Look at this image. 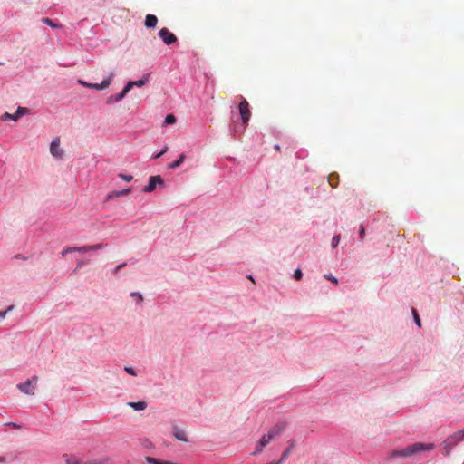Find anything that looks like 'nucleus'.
Wrapping results in <instances>:
<instances>
[{
    "instance_id": "obj_1",
    "label": "nucleus",
    "mask_w": 464,
    "mask_h": 464,
    "mask_svg": "<svg viewBox=\"0 0 464 464\" xmlns=\"http://www.w3.org/2000/svg\"><path fill=\"white\" fill-rule=\"evenodd\" d=\"M433 443H423V442H417L411 444L407 446L405 449L402 450H396L391 452L390 457L391 458H408L411 456L418 455L421 453L422 451H430L434 449Z\"/></svg>"
},
{
    "instance_id": "obj_2",
    "label": "nucleus",
    "mask_w": 464,
    "mask_h": 464,
    "mask_svg": "<svg viewBox=\"0 0 464 464\" xmlns=\"http://www.w3.org/2000/svg\"><path fill=\"white\" fill-rule=\"evenodd\" d=\"M464 438V430H458L453 435L449 436L443 441V447L445 450L444 454L448 455L452 448L456 446L459 441H461Z\"/></svg>"
},
{
    "instance_id": "obj_3",
    "label": "nucleus",
    "mask_w": 464,
    "mask_h": 464,
    "mask_svg": "<svg viewBox=\"0 0 464 464\" xmlns=\"http://www.w3.org/2000/svg\"><path fill=\"white\" fill-rule=\"evenodd\" d=\"M37 384V377L34 375L17 384V389L24 394L34 395Z\"/></svg>"
},
{
    "instance_id": "obj_4",
    "label": "nucleus",
    "mask_w": 464,
    "mask_h": 464,
    "mask_svg": "<svg viewBox=\"0 0 464 464\" xmlns=\"http://www.w3.org/2000/svg\"><path fill=\"white\" fill-rule=\"evenodd\" d=\"M238 111L242 121V129L245 130L251 117L249 103L246 99L240 102Z\"/></svg>"
},
{
    "instance_id": "obj_5",
    "label": "nucleus",
    "mask_w": 464,
    "mask_h": 464,
    "mask_svg": "<svg viewBox=\"0 0 464 464\" xmlns=\"http://www.w3.org/2000/svg\"><path fill=\"white\" fill-rule=\"evenodd\" d=\"M27 112H28V109L27 108L19 106L14 113L11 114V113H8V112H5L1 116L0 119L2 121H16L22 116L27 114Z\"/></svg>"
},
{
    "instance_id": "obj_6",
    "label": "nucleus",
    "mask_w": 464,
    "mask_h": 464,
    "mask_svg": "<svg viewBox=\"0 0 464 464\" xmlns=\"http://www.w3.org/2000/svg\"><path fill=\"white\" fill-rule=\"evenodd\" d=\"M101 248H102V244H96V245H93V246H81V247H70V248L64 249L62 252V255L65 256L68 253H72V252L86 253L88 251H94V250H98V249H101Z\"/></svg>"
},
{
    "instance_id": "obj_7",
    "label": "nucleus",
    "mask_w": 464,
    "mask_h": 464,
    "mask_svg": "<svg viewBox=\"0 0 464 464\" xmlns=\"http://www.w3.org/2000/svg\"><path fill=\"white\" fill-rule=\"evenodd\" d=\"M159 35L167 45H170L177 42V37L168 28L164 27L160 30Z\"/></svg>"
},
{
    "instance_id": "obj_8",
    "label": "nucleus",
    "mask_w": 464,
    "mask_h": 464,
    "mask_svg": "<svg viewBox=\"0 0 464 464\" xmlns=\"http://www.w3.org/2000/svg\"><path fill=\"white\" fill-rule=\"evenodd\" d=\"M163 184V179L160 176H151L148 185L143 188L144 192H152L157 185Z\"/></svg>"
},
{
    "instance_id": "obj_9",
    "label": "nucleus",
    "mask_w": 464,
    "mask_h": 464,
    "mask_svg": "<svg viewBox=\"0 0 464 464\" xmlns=\"http://www.w3.org/2000/svg\"><path fill=\"white\" fill-rule=\"evenodd\" d=\"M149 80V74L145 75L142 79L140 80H138V81H130L126 85H125V92H130L132 87L134 86H137V87H142L143 85L146 84V82H148Z\"/></svg>"
},
{
    "instance_id": "obj_10",
    "label": "nucleus",
    "mask_w": 464,
    "mask_h": 464,
    "mask_svg": "<svg viewBox=\"0 0 464 464\" xmlns=\"http://www.w3.org/2000/svg\"><path fill=\"white\" fill-rule=\"evenodd\" d=\"M112 77L113 73H111L109 77L103 80L101 83H91L88 85V88H93L99 91L104 90L110 86Z\"/></svg>"
},
{
    "instance_id": "obj_11",
    "label": "nucleus",
    "mask_w": 464,
    "mask_h": 464,
    "mask_svg": "<svg viewBox=\"0 0 464 464\" xmlns=\"http://www.w3.org/2000/svg\"><path fill=\"white\" fill-rule=\"evenodd\" d=\"M286 424L285 422L275 425L268 432L272 439L278 437L285 429Z\"/></svg>"
},
{
    "instance_id": "obj_12",
    "label": "nucleus",
    "mask_w": 464,
    "mask_h": 464,
    "mask_svg": "<svg viewBox=\"0 0 464 464\" xmlns=\"http://www.w3.org/2000/svg\"><path fill=\"white\" fill-rule=\"evenodd\" d=\"M172 434L173 436L180 440V441H183V442H188V436H187V433L185 430L179 429V427L177 426H174L173 427V431H172Z\"/></svg>"
},
{
    "instance_id": "obj_13",
    "label": "nucleus",
    "mask_w": 464,
    "mask_h": 464,
    "mask_svg": "<svg viewBox=\"0 0 464 464\" xmlns=\"http://www.w3.org/2000/svg\"><path fill=\"white\" fill-rule=\"evenodd\" d=\"M127 93H128V92H125V87H124L123 90L121 91V92H120L119 94L111 95L107 99V103L110 104V103H113V102H118L121 100H122L126 96Z\"/></svg>"
},
{
    "instance_id": "obj_14",
    "label": "nucleus",
    "mask_w": 464,
    "mask_h": 464,
    "mask_svg": "<svg viewBox=\"0 0 464 464\" xmlns=\"http://www.w3.org/2000/svg\"><path fill=\"white\" fill-rule=\"evenodd\" d=\"M158 23V18L154 14H147L145 18V26L148 28L156 27Z\"/></svg>"
},
{
    "instance_id": "obj_15",
    "label": "nucleus",
    "mask_w": 464,
    "mask_h": 464,
    "mask_svg": "<svg viewBox=\"0 0 464 464\" xmlns=\"http://www.w3.org/2000/svg\"><path fill=\"white\" fill-rule=\"evenodd\" d=\"M130 192V188H125V189H121V190H115V191H112L111 193H110L108 195L107 198L111 199V198H119V197H121V196H126Z\"/></svg>"
},
{
    "instance_id": "obj_16",
    "label": "nucleus",
    "mask_w": 464,
    "mask_h": 464,
    "mask_svg": "<svg viewBox=\"0 0 464 464\" xmlns=\"http://www.w3.org/2000/svg\"><path fill=\"white\" fill-rule=\"evenodd\" d=\"M63 459L65 464H82V461L76 456L63 454Z\"/></svg>"
},
{
    "instance_id": "obj_17",
    "label": "nucleus",
    "mask_w": 464,
    "mask_h": 464,
    "mask_svg": "<svg viewBox=\"0 0 464 464\" xmlns=\"http://www.w3.org/2000/svg\"><path fill=\"white\" fill-rule=\"evenodd\" d=\"M295 440H290L289 441V447L283 452L282 456H281V459L279 461H281V464L285 460L287 459V458L289 457L292 450L295 448Z\"/></svg>"
},
{
    "instance_id": "obj_18",
    "label": "nucleus",
    "mask_w": 464,
    "mask_h": 464,
    "mask_svg": "<svg viewBox=\"0 0 464 464\" xmlns=\"http://www.w3.org/2000/svg\"><path fill=\"white\" fill-rule=\"evenodd\" d=\"M50 152L55 159H58V137L53 139L50 145Z\"/></svg>"
},
{
    "instance_id": "obj_19",
    "label": "nucleus",
    "mask_w": 464,
    "mask_h": 464,
    "mask_svg": "<svg viewBox=\"0 0 464 464\" xmlns=\"http://www.w3.org/2000/svg\"><path fill=\"white\" fill-rule=\"evenodd\" d=\"M127 404L135 411H143L147 407V403L145 401L128 402Z\"/></svg>"
},
{
    "instance_id": "obj_20",
    "label": "nucleus",
    "mask_w": 464,
    "mask_h": 464,
    "mask_svg": "<svg viewBox=\"0 0 464 464\" xmlns=\"http://www.w3.org/2000/svg\"><path fill=\"white\" fill-rule=\"evenodd\" d=\"M185 159H186L185 153H181L179 158L177 160H175L174 162H172L171 164H169L168 168L170 169L179 168L184 162Z\"/></svg>"
},
{
    "instance_id": "obj_21",
    "label": "nucleus",
    "mask_w": 464,
    "mask_h": 464,
    "mask_svg": "<svg viewBox=\"0 0 464 464\" xmlns=\"http://www.w3.org/2000/svg\"><path fill=\"white\" fill-rule=\"evenodd\" d=\"M338 175L336 173H332L328 177V182L332 188H336L338 186Z\"/></svg>"
},
{
    "instance_id": "obj_22",
    "label": "nucleus",
    "mask_w": 464,
    "mask_h": 464,
    "mask_svg": "<svg viewBox=\"0 0 464 464\" xmlns=\"http://www.w3.org/2000/svg\"><path fill=\"white\" fill-rule=\"evenodd\" d=\"M272 440L271 435L266 433L260 439L259 446H261V448H265Z\"/></svg>"
},
{
    "instance_id": "obj_23",
    "label": "nucleus",
    "mask_w": 464,
    "mask_h": 464,
    "mask_svg": "<svg viewBox=\"0 0 464 464\" xmlns=\"http://www.w3.org/2000/svg\"><path fill=\"white\" fill-rule=\"evenodd\" d=\"M146 461L150 464H175L171 461H161V460L152 458V457H147Z\"/></svg>"
},
{
    "instance_id": "obj_24",
    "label": "nucleus",
    "mask_w": 464,
    "mask_h": 464,
    "mask_svg": "<svg viewBox=\"0 0 464 464\" xmlns=\"http://www.w3.org/2000/svg\"><path fill=\"white\" fill-rule=\"evenodd\" d=\"M107 459H93L86 461H82V464H106Z\"/></svg>"
},
{
    "instance_id": "obj_25",
    "label": "nucleus",
    "mask_w": 464,
    "mask_h": 464,
    "mask_svg": "<svg viewBox=\"0 0 464 464\" xmlns=\"http://www.w3.org/2000/svg\"><path fill=\"white\" fill-rule=\"evenodd\" d=\"M42 22L45 24H48L49 26L54 28V29H58V23L55 22L54 20L51 19V18H48V17H44L42 19Z\"/></svg>"
},
{
    "instance_id": "obj_26",
    "label": "nucleus",
    "mask_w": 464,
    "mask_h": 464,
    "mask_svg": "<svg viewBox=\"0 0 464 464\" xmlns=\"http://www.w3.org/2000/svg\"><path fill=\"white\" fill-rule=\"evenodd\" d=\"M14 308V305H9L5 310H1L0 311V320H3L5 318L7 313L13 311Z\"/></svg>"
},
{
    "instance_id": "obj_27",
    "label": "nucleus",
    "mask_w": 464,
    "mask_h": 464,
    "mask_svg": "<svg viewBox=\"0 0 464 464\" xmlns=\"http://www.w3.org/2000/svg\"><path fill=\"white\" fill-rule=\"evenodd\" d=\"M176 117L173 114H168L165 118L164 122L166 124H174L176 122Z\"/></svg>"
},
{
    "instance_id": "obj_28",
    "label": "nucleus",
    "mask_w": 464,
    "mask_h": 464,
    "mask_svg": "<svg viewBox=\"0 0 464 464\" xmlns=\"http://www.w3.org/2000/svg\"><path fill=\"white\" fill-rule=\"evenodd\" d=\"M294 278L296 280V281H299L302 279L303 277V273H302V270L297 268L295 273H294Z\"/></svg>"
},
{
    "instance_id": "obj_29",
    "label": "nucleus",
    "mask_w": 464,
    "mask_h": 464,
    "mask_svg": "<svg viewBox=\"0 0 464 464\" xmlns=\"http://www.w3.org/2000/svg\"><path fill=\"white\" fill-rule=\"evenodd\" d=\"M5 426L12 427V428H14V429H21V428H22V425H21V424L16 423V422H13V421L6 422V423L5 424Z\"/></svg>"
},
{
    "instance_id": "obj_30",
    "label": "nucleus",
    "mask_w": 464,
    "mask_h": 464,
    "mask_svg": "<svg viewBox=\"0 0 464 464\" xmlns=\"http://www.w3.org/2000/svg\"><path fill=\"white\" fill-rule=\"evenodd\" d=\"M339 242H340V236H334V237L332 238V242H331L332 246H333L334 248H335V247L338 246Z\"/></svg>"
},
{
    "instance_id": "obj_31",
    "label": "nucleus",
    "mask_w": 464,
    "mask_h": 464,
    "mask_svg": "<svg viewBox=\"0 0 464 464\" xmlns=\"http://www.w3.org/2000/svg\"><path fill=\"white\" fill-rule=\"evenodd\" d=\"M412 314H413V316H414L415 323L418 324L419 327H420L421 326L420 319L419 314H418V313L416 312L415 309L412 310Z\"/></svg>"
},
{
    "instance_id": "obj_32",
    "label": "nucleus",
    "mask_w": 464,
    "mask_h": 464,
    "mask_svg": "<svg viewBox=\"0 0 464 464\" xmlns=\"http://www.w3.org/2000/svg\"><path fill=\"white\" fill-rule=\"evenodd\" d=\"M119 177L121 179L128 181V182L131 181L133 179V177L131 175H126V174H119Z\"/></svg>"
},
{
    "instance_id": "obj_33",
    "label": "nucleus",
    "mask_w": 464,
    "mask_h": 464,
    "mask_svg": "<svg viewBox=\"0 0 464 464\" xmlns=\"http://www.w3.org/2000/svg\"><path fill=\"white\" fill-rule=\"evenodd\" d=\"M124 370L126 371V372H128L129 374L132 375V376H136L137 373L135 372V370L132 368V367H130V366H126L124 368Z\"/></svg>"
},
{
    "instance_id": "obj_34",
    "label": "nucleus",
    "mask_w": 464,
    "mask_h": 464,
    "mask_svg": "<svg viewBox=\"0 0 464 464\" xmlns=\"http://www.w3.org/2000/svg\"><path fill=\"white\" fill-rule=\"evenodd\" d=\"M324 277H325L327 280H329V281L333 282V283H334V284H335V285H337V283H338L337 279H336L333 275H331V274H330V275H325V276H324Z\"/></svg>"
},
{
    "instance_id": "obj_35",
    "label": "nucleus",
    "mask_w": 464,
    "mask_h": 464,
    "mask_svg": "<svg viewBox=\"0 0 464 464\" xmlns=\"http://www.w3.org/2000/svg\"><path fill=\"white\" fill-rule=\"evenodd\" d=\"M130 295L133 296V297H137L140 302H141L143 300V297H142L141 294H140L138 292H133V293L130 294Z\"/></svg>"
},
{
    "instance_id": "obj_36",
    "label": "nucleus",
    "mask_w": 464,
    "mask_h": 464,
    "mask_svg": "<svg viewBox=\"0 0 464 464\" xmlns=\"http://www.w3.org/2000/svg\"><path fill=\"white\" fill-rule=\"evenodd\" d=\"M263 449L264 448H261V446H259V442H258L256 445V450L253 452V455H257V454L261 453Z\"/></svg>"
},
{
    "instance_id": "obj_37",
    "label": "nucleus",
    "mask_w": 464,
    "mask_h": 464,
    "mask_svg": "<svg viewBox=\"0 0 464 464\" xmlns=\"http://www.w3.org/2000/svg\"><path fill=\"white\" fill-rule=\"evenodd\" d=\"M126 266V263H122V264H120L118 265L115 269H114V274H117L122 267H124Z\"/></svg>"
},
{
    "instance_id": "obj_38",
    "label": "nucleus",
    "mask_w": 464,
    "mask_h": 464,
    "mask_svg": "<svg viewBox=\"0 0 464 464\" xmlns=\"http://www.w3.org/2000/svg\"><path fill=\"white\" fill-rule=\"evenodd\" d=\"M364 235H365V229H364V227L362 226H361L360 237H361L362 239L363 238Z\"/></svg>"
},
{
    "instance_id": "obj_39",
    "label": "nucleus",
    "mask_w": 464,
    "mask_h": 464,
    "mask_svg": "<svg viewBox=\"0 0 464 464\" xmlns=\"http://www.w3.org/2000/svg\"><path fill=\"white\" fill-rule=\"evenodd\" d=\"M83 265H84V262H83L82 260H79V261L77 262L76 269L81 268Z\"/></svg>"
},
{
    "instance_id": "obj_40",
    "label": "nucleus",
    "mask_w": 464,
    "mask_h": 464,
    "mask_svg": "<svg viewBox=\"0 0 464 464\" xmlns=\"http://www.w3.org/2000/svg\"><path fill=\"white\" fill-rule=\"evenodd\" d=\"M14 258H17V259L19 258V259H24H24H26L24 256H22V255H20V254L15 255V256H14Z\"/></svg>"
},
{
    "instance_id": "obj_41",
    "label": "nucleus",
    "mask_w": 464,
    "mask_h": 464,
    "mask_svg": "<svg viewBox=\"0 0 464 464\" xmlns=\"http://www.w3.org/2000/svg\"><path fill=\"white\" fill-rule=\"evenodd\" d=\"M162 155H164V151H162V150H161V151L158 152V154H156V155H155V158H156V159H157V158H160V157H161Z\"/></svg>"
},
{
    "instance_id": "obj_42",
    "label": "nucleus",
    "mask_w": 464,
    "mask_h": 464,
    "mask_svg": "<svg viewBox=\"0 0 464 464\" xmlns=\"http://www.w3.org/2000/svg\"><path fill=\"white\" fill-rule=\"evenodd\" d=\"M162 155H164V151H162V150H161V151L158 152V154H156V155H155V158H156V159H157V158H160V157H161Z\"/></svg>"
},
{
    "instance_id": "obj_43",
    "label": "nucleus",
    "mask_w": 464,
    "mask_h": 464,
    "mask_svg": "<svg viewBox=\"0 0 464 464\" xmlns=\"http://www.w3.org/2000/svg\"><path fill=\"white\" fill-rule=\"evenodd\" d=\"M79 82H80L82 85L85 86V87H88V85L90 84V83L85 82L81 81V80L79 81Z\"/></svg>"
},
{
    "instance_id": "obj_44",
    "label": "nucleus",
    "mask_w": 464,
    "mask_h": 464,
    "mask_svg": "<svg viewBox=\"0 0 464 464\" xmlns=\"http://www.w3.org/2000/svg\"><path fill=\"white\" fill-rule=\"evenodd\" d=\"M5 461V457H0V463H3Z\"/></svg>"
},
{
    "instance_id": "obj_45",
    "label": "nucleus",
    "mask_w": 464,
    "mask_h": 464,
    "mask_svg": "<svg viewBox=\"0 0 464 464\" xmlns=\"http://www.w3.org/2000/svg\"><path fill=\"white\" fill-rule=\"evenodd\" d=\"M247 278H248L249 280H251L253 283H255V281H254V279H253V277H252L251 276H247Z\"/></svg>"
},
{
    "instance_id": "obj_46",
    "label": "nucleus",
    "mask_w": 464,
    "mask_h": 464,
    "mask_svg": "<svg viewBox=\"0 0 464 464\" xmlns=\"http://www.w3.org/2000/svg\"><path fill=\"white\" fill-rule=\"evenodd\" d=\"M168 147L166 146L164 149H162V151H164V154L167 152Z\"/></svg>"
},
{
    "instance_id": "obj_47",
    "label": "nucleus",
    "mask_w": 464,
    "mask_h": 464,
    "mask_svg": "<svg viewBox=\"0 0 464 464\" xmlns=\"http://www.w3.org/2000/svg\"><path fill=\"white\" fill-rule=\"evenodd\" d=\"M275 148H276V150H280V147H279L278 145H276V147H275Z\"/></svg>"
}]
</instances>
